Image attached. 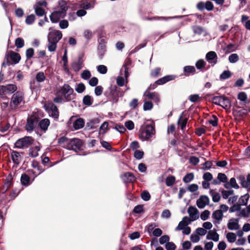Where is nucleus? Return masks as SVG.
<instances>
[{
    "label": "nucleus",
    "instance_id": "dca6fc26",
    "mask_svg": "<svg viewBox=\"0 0 250 250\" xmlns=\"http://www.w3.org/2000/svg\"><path fill=\"white\" fill-rule=\"evenodd\" d=\"M191 223L190 219L187 216L183 218L182 220L180 221L178 226L175 228V231H180L184 229L187 226H188Z\"/></svg>",
    "mask_w": 250,
    "mask_h": 250
},
{
    "label": "nucleus",
    "instance_id": "680f3d73",
    "mask_svg": "<svg viewBox=\"0 0 250 250\" xmlns=\"http://www.w3.org/2000/svg\"><path fill=\"white\" fill-rule=\"evenodd\" d=\"M210 214V211L208 210H205L202 212L200 215V218L203 221L207 220Z\"/></svg>",
    "mask_w": 250,
    "mask_h": 250
},
{
    "label": "nucleus",
    "instance_id": "393cba45",
    "mask_svg": "<svg viewBox=\"0 0 250 250\" xmlns=\"http://www.w3.org/2000/svg\"><path fill=\"white\" fill-rule=\"evenodd\" d=\"M217 178L220 183H224V186L226 188H229V184L228 182V178L226 175L224 173H219L217 175Z\"/></svg>",
    "mask_w": 250,
    "mask_h": 250
},
{
    "label": "nucleus",
    "instance_id": "ddd939ff",
    "mask_svg": "<svg viewBox=\"0 0 250 250\" xmlns=\"http://www.w3.org/2000/svg\"><path fill=\"white\" fill-rule=\"evenodd\" d=\"M83 57L82 55L79 56L78 60L72 63L71 66L74 71L78 72L83 67Z\"/></svg>",
    "mask_w": 250,
    "mask_h": 250
},
{
    "label": "nucleus",
    "instance_id": "c85d7f7f",
    "mask_svg": "<svg viewBox=\"0 0 250 250\" xmlns=\"http://www.w3.org/2000/svg\"><path fill=\"white\" fill-rule=\"evenodd\" d=\"M106 52V46L102 44H99L97 48V54L99 58L102 60Z\"/></svg>",
    "mask_w": 250,
    "mask_h": 250
},
{
    "label": "nucleus",
    "instance_id": "cd10ccee",
    "mask_svg": "<svg viewBox=\"0 0 250 250\" xmlns=\"http://www.w3.org/2000/svg\"><path fill=\"white\" fill-rule=\"evenodd\" d=\"M99 122V119H93L86 123V127L89 129H95L98 126Z\"/></svg>",
    "mask_w": 250,
    "mask_h": 250
},
{
    "label": "nucleus",
    "instance_id": "37998d69",
    "mask_svg": "<svg viewBox=\"0 0 250 250\" xmlns=\"http://www.w3.org/2000/svg\"><path fill=\"white\" fill-rule=\"evenodd\" d=\"M176 180L174 176H169L166 179V185L167 187L172 186L175 183Z\"/></svg>",
    "mask_w": 250,
    "mask_h": 250
},
{
    "label": "nucleus",
    "instance_id": "c03bdc74",
    "mask_svg": "<svg viewBox=\"0 0 250 250\" xmlns=\"http://www.w3.org/2000/svg\"><path fill=\"white\" fill-rule=\"evenodd\" d=\"M248 18L249 17H242L241 21L246 28L250 30V20Z\"/></svg>",
    "mask_w": 250,
    "mask_h": 250
},
{
    "label": "nucleus",
    "instance_id": "603ef678",
    "mask_svg": "<svg viewBox=\"0 0 250 250\" xmlns=\"http://www.w3.org/2000/svg\"><path fill=\"white\" fill-rule=\"evenodd\" d=\"M92 99L89 95H86L83 98V103L84 105H91L92 104Z\"/></svg>",
    "mask_w": 250,
    "mask_h": 250
},
{
    "label": "nucleus",
    "instance_id": "774afa93",
    "mask_svg": "<svg viewBox=\"0 0 250 250\" xmlns=\"http://www.w3.org/2000/svg\"><path fill=\"white\" fill-rule=\"evenodd\" d=\"M169 237L167 235H165L162 236H161L159 238V243L161 245H163L165 243H167L169 242Z\"/></svg>",
    "mask_w": 250,
    "mask_h": 250
},
{
    "label": "nucleus",
    "instance_id": "423d86ee",
    "mask_svg": "<svg viewBox=\"0 0 250 250\" xmlns=\"http://www.w3.org/2000/svg\"><path fill=\"white\" fill-rule=\"evenodd\" d=\"M83 145L82 141L78 138L72 139L67 143L66 146L63 147L69 150H73L75 152H78L81 148Z\"/></svg>",
    "mask_w": 250,
    "mask_h": 250
},
{
    "label": "nucleus",
    "instance_id": "052dcab7",
    "mask_svg": "<svg viewBox=\"0 0 250 250\" xmlns=\"http://www.w3.org/2000/svg\"><path fill=\"white\" fill-rule=\"evenodd\" d=\"M206 62L203 59L198 60L195 64V66L198 69H201L205 66Z\"/></svg>",
    "mask_w": 250,
    "mask_h": 250
},
{
    "label": "nucleus",
    "instance_id": "3c124183",
    "mask_svg": "<svg viewBox=\"0 0 250 250\" xmlns=\"http://www.w3.org/2000/svg\"><path fill=\"white\" fill-rule=\"evenodd\" d=\"M12 184V183L11 180L6 179L3 186L2 192H5L8 190V189L11 186Z\"/></svg>",
    "mask_w": 250,
    "mask_h": 250
},
{
    "label": "nucleus",
    "instance_id": "473e14b6",
    "mask_svg": "<svg viewBox=\"0 0 250 250\" xmlns=\"http://www.w3.org/2000/svg\"><path fill=\"white\" fill-rule=\"evenodd\" d=\"M195 70V68L193 66H186L184 67V75L188 76L190 74H194Z\"/></svg>",
    "mask_w": 250,
    "mask_h": 250
},
{
    "label": "nucleus",
    "instance_id": "9d476101",
    "mask_svg": "<svg viewBox=\"0 0 250 250\" xmlns=\"http://www.w3.org/2000/svg\"><path fill=\"white\" fill-rule=\"evenodd\" d=\"M217 55L214 51H209L206 55L207 62L213 66L217 62Z\"/></svg>",
    "mask_w": 250,
    "mask_h": 250
},
{
    "label": "nucleus",
    "instance_id": "de8ad7c7",
    "mask_svg": "<svg viewBox=\"0 0 250 250\" xmlns=\"http://www.w3.org/2000/svg\"><path fill=\"white\" fill-rule=\"evenodd\" d=\"M15 46L18 48H21L24 45V41L21 38H18L15 40Z\"/></svg>",
    "mask_w": 250,
    "mask_h": 250
},
{
    "label": "nucleus",
    "instance_id": "f3484780",
    "mask_svg": "<svg viewBox=\"0 0 250 250\" xmlns=\"http://www.w3.org/2000/svg\"><path fill=\"white\" fill-rule=\"evenodd\" d=\"M239 219H230L227 224L228 228L229 230H237L239 229Z\"/></svg>",
    "mask_w": 250,
    "mask_h": 250
},
{
    "label": "nucleus",
    "instance_id": "72a5a7b5",
    "mask_svg": "<svg viewBox=\"0 0 250 250\" xmlns=\"http://www.w3.org/2000/svg\"><path fill=\"white\" fill-rule=\"evenodd\" d=\"M209 194L212 197V199L213 202L216 203L220 201L221 199V196L219 193L215 191L213 189H211L209 191Z\"/></svg>",
    "mask_w": 250,
    "mask_h": 250
},
{
    "label": "nucleus",
    "instance_id": "f704fd0d",
    "mask_svg": "<svg viewBox=\"0 0 250 250\" xmlns=\"http://www.w3.org/2000/svg\"><path fill=\"white\" fill-rule=\"evenodd\" d=\"M143 109L145 111L150 110L153 108V104L152 103L148 100H146V98L144 99Z\"/></svg>",
    "mask_w": 250,
    "mask_h": 250
},
{
    "label": "nucleus",
    "instance_id": "13d9d810",
    "mask_svg": "<svg viewBox=\"0 0 250 250\" xmlns=\"http://www.w3.org/2000/svg\"><path fill=\"white\" fill-rule=\"evenodd\" d=\"M97 71L102 74L106 73L107 69L106 66L104 65H99L97 67Z\"/></svg>",
    "mask_w": 250,
    "mask_h": 250
},
{
    "label": "nucleus",
    "instance_id": "5fc2aeb1",
    "mask_svg": "<svg viewBox=\"0 0 250 250\" xmlns=\"http://www.w3.org/2000/svg\"><path fill=\"white\" fill-rule=\"evenodd\" d=\"M239 180L242 187L244 188H249L248 182L247 181V180H246L245 177L244 176H240L239 178Z\"/></svg>",
    "mask_w": 250,
    "mask_h": 250
},
{
    "label": "nucleus",
    "instance_id": "f8f14e48",
    "mask_svg": "<svg viewBox=\"0 0 250 250\" xmlns=\"http://www.w3.org/2000/svg\"><path fill=\"white\" fill-rule=\"evenodd\" d=\"M197 8L200 10L206 9L208 11H211L213 9V4L210 1H207L206 2L201 1L197 4Z\"/></svg>",
    "mask_w": 250,
    "mask_h": 250
},
{
    "label": "nucleus",
    "instance_id": "7ed1b4c3",
    "mask_svg": "<svg viewBox=\"0 0 250 250\" xmlns=\"http://www.w3.org/2000/svg\"><path fill=\"white\" fill-rule=\"evenodd\" d=\"M155 133L154 126L151 125H147L140 130V138L143 141H146L151 138Z\"/></svg>",
    "mask_w": 250,
    "mask_h": 250
},
{
    "label": "nucleus",
    "instance_id": "0eeeda50",
    "mask_svg": "<svg viewBox=\"0 0 250 250\" xmlns=\"http://www.w3.org/2000/svg\"><path fill=\"white\" fill-rule=\"evenodd\" d=\"M23 95L22 92L17 91L12 96L10 106L12 109H15L23 101Z\"/></svg>",
    "mask_w": 250,
    "mask_h": 250
},
{
    "label": "nucleus",
    "instance_id": "79ce46f5",
    "mask_svg": "<svg viewBox=\"0 0 250 250\" xmlns=\"http://www.w3.org/2000/svg\"><path fill=\"white\" fill-rule=\"evenodd\" d=\"M194 177V175L193 173H188L184 177L183 181L185 183H188L193 180Z\"/></svg>",
    "mask_w": 250,
    "mask_h": 250
},
{
    "label": "nucleus",
    "instance_id": "e433bc0d",
    "mask_svg": "<svg viewBox=\"0 0 250 250\" xmlns=\"http://www.w3.org/2000/svg\"><path fill=\"white\" fill-rule=\"evenodd\" d=\"M60 92L59 90L57 91L56 96L53 99V102L57 104H62L66 102L64 98L62 97V95H60Z\"/></svg>",
    "mask_w": 250,
    "mask_h": 250
},
{
    "label": "nucleus",
    "instance_id": "4d7b16f0",
    "mask_svg": "<svg viewBox=\"0 0 250 250\" xmlns=\"http://www.w3.org/2000/svg\"><path fill=\"white\" fill-rule=\"evenodd\" d=\"M48 49L50 52H54L57 48V42H48Z\"/></svg>",
    "mask_w": 250,
    "mask_h": 250
},
{
    "label": "nucleus",
    "instance_id": "2eb2a0df",
    "mask_svg": "<svg viewBox=\"0 0 250 250\" xmlns=\"http://www.w3.org/2000/svg\"><path fill=\"white\" fill-rule=\"evenodd\" d=\"M68 9L66 3L64 1L59 3V5L55 11V13L60 14V16H65L66 11Z\"/></svg>",
    "mask_w": 250,
    "mask_h": 250
},
{
    "label": "nucleus",
    "instance_id": "bb28decb",
    "mask_svg": "<svg viewBox=\"0 0 250 250\" xmlns=\"http://www.w3.org/2000/svg\"><path fill=\"white\" fill-rule=\"evenodd\" d=\"M183 116L184 112L180 114L178 121V124L180 125L181 129L182 130H184L185 129L188 120L187 118H183Z\"/></svg>",
    "mask_w": 250,
    "mask_h": 250
},
{
    "label": "nucleus",
    "instance_id": "e2e57ef3",
    "mask_svg": "<svg viewBox=\"0 0 250 250\" xmlns=\"http://www.w3.org/2000/svg\"><path fill=\"white\" fill-rule=\"evenodd\" d=\"M165 248L167 250H175L176 246L174 243L168 242L166 244Z\"/></svg>",
    "mask_w": 250,
    "mask_h": 250
},
{
    "label": "nucleus",
    "instance_id": "aec40b11",
    "mask_svg": "<svg viewBox=\"0 0 250 250\" xmlns=\"http://www.w3.org/2000/svg\"><path fill=\"white\" fill-rule=\"evenodd\" d=\"M49 115L54 118L55 119H58L59 116V113L57 106L54 104H51L50 106V109L48 111Z\"/></svg>",
    "mask_w": 250,
    "mask_h": 250
},
{
    "label": "nucleus",
    "instance_id": "338daca9",
    "mask_svg": "<svg viewBox=\"0 0 250 250\" xmlns=\"http://www.w3.org/2000/svg\"><path fill=\"white\" fill-rule=\"evenodd\" d=\"M144 154V153L143 151L136 150L134 152V156L136 159L140 160L143 158Z\"/></svg>",
    "mask_w": 250,
    "mask_h": 250
},
{
    "label": "nucleus",
    "instance_id": "a878e982",
    "mask_svg": "<svg viewBox=\"0 0 250 250\" xmlns=\"http://www.w3.org/2000/svg\"><path fill=\"white\" fill-rule=\"evenodd\" d=\"M122 179L125 183H131L135 180V177L132 173L127 172L123 175Z\"/></svg>",
    "mask_w": 250,
    "mask_h": 250
},
{
    "label": "nucleus",
    "instance_id": "69168bd1",
    "mask_svg": "<svg viewBox=\"0 0 250 250\" xmlns=\"http://www.w3.org/2000/svg\"><path fill=\"white\" fill-rule=\"evenodd\" d=\"M142 199L145 201H148L150 198V195L147 191H144L141 193Z\"/></svg>",
    "mask_w": 250,
    "mask_h": 250
},
{
    "label": "nucleus",
    "instance_id": "4c0bfd02",
    "mask_svg": "<svg viewBox=\"0 0 250 250\" xmlns=\"http://www.w3.org/2000/svg\"><path fill=\"white\" fill-rule=\"evenodd\" d=\"M45 75L43 72H39L37 73L36 80L38 83H42L45 80Z\"/></svg>",
    "mask_w": 250,
    "mask_h": 250
},
{
    "label": "nucleus",
    "instance_id": "39448f33",
    "mask_svg": "<svg viewBox=\"0 0 250 250\" xmlns=\"http://www.w3.org/2000/svg\"><path fill=\"white\" fill-rule=\"evenodd\" d=\"M120 75L116 79V83L118 86H123L125 84V81L127 82V78L129 76L128 68L125 64H124L120 70Z\"/></svg>",
    "mask_w": 250,
    "mask_h": 250
},
{
    "label": "nucleus",
    "instance_id": "49530a36",
    "mask_svg": "<svg viewBox=\"0 0 250 250\" xmlns=\"http://www.w3.org/2000/svg\"><path fill=\"white\" fill-rule=\"evenodd\" d=\"M231 76V73L229 70H225L220 75V78L221 80H226L229 78Z\"/></svg>",
    "mask_w": 250,
    "mask_h": 250
},
{
    "label": "nucleus",
    "instance_id": "a19ab883",
    "mask_svg": "<svg viewBox=\"0 0 250 250\" xmlns=\"http://www.w3.org/2000/svg\"><path fill=\"white\" fill-rule=\"evenodd\" d=\"M221 193L223 198L225 199H227L229 198V196L232 195L234 194V190L233 189H229V190L223 189L221 191Z\"/></svg>",
    "mask_w": 250,
    "mask_h": 250
},
{
    "label": "nucleus",
    "instance_id": "a211bd4d",
    "mask_svg": "<svg viewBox=\"0 0 250 250\" xmlns=\"http://www.w3.org/2000/svg\"><path fill=\"white\" fill-rule=\"evenodd\" d=\"M223 217V213L221 210H216L212 214V218L214 221H213L214 224H219L220 222L222 220Z\"/></svg>",
    "mask_w": 250,
    "mask_h": 250
},
{
    "label": "nucleus",
    "instance_id": "58836bf2",
    "mask_svg": "<svg viewBox=\"0 0 250 250\" xmlns=\"http://www.w3.org/2000/svg\"><path fill=\"white\" fill-rule=\"evenodd\" d=\"M6 92L8 93H13L15 92L17 89L16 85L13 84H9L5 85Z\"/></svg>",
    "mask_w": 250,
    "mask_h": 250
},
{
    "label": "nucleus",
    "instance_id": "a18cd8bd",
    "mask_svg": "<svg viewBox=\"0 0 250 250\" xmlns=\"http://www.w3.org/2000/svg\"><path fill=\"white\" fill-rule=\"evenodd\" d=\"M226 238L229 243H233L236 240V235L233 232H228L226 235Z\"/></svg>",
    "mask_w": 250,
    "mask_h": 250
},
{
    "label": "nucleus",
    "instance_id": "ea45409f",
    "mask_svg": "<svg viewBox=\"0 0 250 250\" xmlns=\"http://www.w3.org/2000/svg\"><path fill=\"white\" fill-rule=\"evenodd\" d=\"M249 195L247 193L243 196H241V197L239 198V205H241V206L242 205H246L248 203V201L249 199Z\"/></svg>",
    "mask_w": 250,
    "mask_h": 250
},
{
    "label": "nucleus",
    "instance_id": "5701e85b",
    "mask_svg": "<svg viewBox=\"0 0 250 250\" xmlns=\"http://www.w3.org/2000/svg\"><path fill=\"white\" fill-rule=\"evenodd\" d=\"M49 125L50 121L47 118L41 120L39 123V125L41 129L44 132H46L47 131Z\"/></svg>",
    "mask_w": 250,
    "mask_h": 250
},
{
    "label": "nucleus",
    "instance_id": "09e8293b",
    "mask_svg": "<svg viewBox=\"0 0 250 250\" xmlns=\"http://www.w3.org/2000/svg\"><path fill=\"white\" fill-rule=\"evenodd\" d=\"M237 98L240 101L246 103V101L248 98L247 94L245 92H240L238 94Z\"/></svg>",
    "mask_w": 250,
    "mask_h": 250
},
{
    "label": "nucleus",
    "instance_id": "9b49d317",
    "mask_svg": "<svg viewBox=\"0 0 250 250\" xmlns=\"http://www.w3.org/2000/svg\"><path fill=\"white\" fill-rule=\"evenodd\" d=\"M188 212L190 216L189 219L191 222L195 221L199 218V212L195 207L193 206L189 207Z\"/></svg>",
    "mask_w": 250,
    "mask_h": 250
},
{
    "label": "nucleus",
    "instance_id": "b1692460",
    "mask_svg": "<svg viewBox=\"0 0 250 250\" xmlns=\"http://www.w3.org/2000/svg\"><path fill=\"white\" fill-rule=\"evenodd\" d=\"M85 122L83 118H79L76 119L73 123V126L75 130L82 128L84 126Z\"/></svg>",
    "mask_w": 250,
    "mask_h": 250
},
{
    "label": "nucleus",
    "instance_id": "4be33fe9",
    "mask_svg": "<svg viewBox=\"0 0 250 250\" xmlns=\"http://www.w3.org/2000/svg\"><path fill=\"white\" fill-rule=\"evenodd\" d=\"M206 238L208 240H211L215 242H217L219 239V235L216 232V230L214 229L208 232L206 236Z\"/></svg>",
    "mask_w": 250,
    "mask_h": 250
},
{
    "label": "nucleus",
    "instance_id": "6e6552de",
    "mask_svg": "<svg viewBox=\"0 0 250 250\" xmlns=\"http://www.w3.org/2000/svg\"><path fill=\"white\" fill-rule=\"evenodd\" d=\"M146 100H152L157 104H158L160 102V94L156 92H150L147 89L143 94Z\"/></svg>",
    "mask_w": 250,
    "mask_h": 250
},
{
    "label": "nucleus",
    "instance_id": "6ab92c4d",
    "mask_svg": "<svg viewBox=\"0 0 250 250\" xmlns=\"http://www.w3.org/2000/svg\"><path fill=\"white\" fill-rule=\"evenodd\" d=\"M36 122L35 118L32 117L28 118L25 125L26 130L29 132L32 131L35 128Z\"/></svg>",
    "mask_w": 250,
    "mask_h": 250
},
{
    "label": "nucleus",
    "instance_id": "20e7f679",
    "mask_svg": "<svg viewBox=\"0 0 250 250\" xmlns=\"http://www.w3.org/2000/svg\"><path fill=\"white\" fill-rule=\"evenodd\" d=\"M34 142V139L30 136H25L18 139L15 143V147L19 149H24L28 147Z\"/></svg>",
    "mask_w": 250,
    "mask_h": 250
},
{
    "label": "nucleus",
    "instance_id": "0e129e2a",
    "mask_svg": "<svg viewBox=\"0 0 250 250\" xmlns=\"http://www.w3.org/2000/svg\"><path fill=\"white\" fill-rule=\"evenodd\" d=\"M91 76L90 72L87 70H84L81 74V77L84 80H88Z\"/></svg>",
    "mask_w": 250,
    "mask_h": 250
},
{
    "label": "nucleus",
    "instance_id": "c9c22d12",
    "mask_svg": "<svg viewBox=\"0 0 250 250\" xmlns=\"http://www.w3.org/2000/svg\"><path fill=\"white\" fill-rule=\"evenodd\" d=\"M35 11L36 14L37 16H45L46 12L45 10L47 9V8H44L42 7H39L37 6H34Z\"/></svg>",
    "mask_w": 250,
    "mask_h": 250
},
{
    "label": "nucleus",
    "instance_id": "2f4dec72",
    "mask_svg": "<svg viewBox=\"0 0 250 250\" xmlns=\"http://www.w3.org/2000/svg\"><path fill=\"white\" fill-rule=\"evenodd\" d=\"M220 106L223 108L226 109L230 106V101L228 98L225 96H222V98L220 102Z\"/></svg>",
    "mask_w": 250,
    "mask_h": 250
},
{
    "label": "nucleus",
    "instance_id": "6e6d98bb",
    "mask_svg": "<svg viewBox=\"0 0 250 250\" xmlns=\"http://www.w3.org/2000/svg\"><path fill=\"white\" fill-rule=\"evenodd\" d=\"M238 60L239 56L237 54H232L229 57V61L230 63H235Z\"/></svg>",
    "mask_w": 250,
    "mask_h": 250
},
{
    "label": "nucleus",
    "instance_id": "864d4df0",
    "mask_svg": "<svg viewBox=\"0 0 250 250\" xmlns=\"http://www.w3.org/2000/svg\"><path fill=\"white\" fill-rule=\"evenodd\" d=\"M229 184V188L230 187L235 189H238L239 188V185L236 183V179L233 177L230 179Z\"/></svg>",
    "mask_w": 250,
    "mask_h": 250
},
{
    "label": "nucleus",
    "instance_id": "1a4fd4ad",
    "mask_svg": "<svg viewBox=\"0 0 250 250\" xmlns=\"http://www.w3.org/2000/svg\"><path fill=\"white\" fill-rule=\"evenodd\" d=\"M62 34L59 30H53L50 32L47 36L48 42H58L62 38Z\"/></svg>",
    "mask_w": 250,
    "mask_h": 250
},
{
    "label": "nucleus",
    "instance_id": "4468645a",
    "mask_svg": "<svg viewBox=\"0 0 250 250\" xmlns=\"http://www.w3.org/2000/svg\"><path fill=\"white\" fill-rule=\"evenodd\" d=\"M209 200L206 195H201L196 201V205L200 208H203L208 204Z\"/></svg>",
    "mask_w": 250,
    "mask_h": 250
},
{
    "label": "nucleus",
    "instance_id": "c756f323",
    "mask_svg": "<svg viewBox=\"0 0 250 250\" xmlns=\"http://www.w3.org/2000/svg\"><path fill=\"white\" fill-rule=\"evenodd\" d=\"M21 182L22 186H28L31 184L30 177L26 174H23L21 177Z\"/></svg>",
    "mask_w": 250,
    "mask_h": 250
},
{
    "label": "nucleus",
    "instance_id": "f257e3e1",
    "mask_svg": "<svg viewBox=\"0 0 250 250\" xmlns=\"http://www.w3.org/2000/svg\"><path fill=\"white\" fill-rule=\"evenodd\" d=\"M59 91L62 96H64L66 102H74L76 93L74 92L73 89L69 84H64Z\"/></svg>",
    "mask_w": 250,
    "mask_h": 250
},
{
    "label": "nucleus",
    "instance_id": "412c9836",
    "mask_svg": "<svg viewBox=\"0 0 250 250\" xmlns=\"http://www.w3.org/2000/svg\"><path fill=\"white\" fill-rule=\"evenodd\" d=\"M176 77V76L173 75H167L158 80L157 83L158 84H163L168 82L174 80Z\"/></svg>",
    "mask_w": 250,
    "mask_h": 250
},
{
    "label": "nucleus",
    "instance_id": "f03ea898",
    "mask_svg": "<svg viewBox=\"0 0 250 250\" xmlns=\"http://www.w3.org/2000/svg\"><path fill=\"white\" fill-rule=\"evenodd\" d=\"M9 60H11L14 63L16 64L20 62L21 56L19 53L13 51H7L6 53L4 61L1 65L2 68L12 64Z\"/></svg>",
    "mask_w": 250,
    "mask_h": 250
},
{
    "label": "nucleus",
    "instance_id": "8fccbe9b",
    "mask_svg": "<svg viewBox=\"0 0 250 250\" xmlns=\"http://www.w3.org/2000/svg\"><path fill=\"white\" fill-rule=\"evenodd\" d=\"M20 157L19 152L16 151H13L11 153L12 159L14 163H17L19 162V158Z\"/></svg>",
    "mask_w": 250,
    "mask_h": 250
},
{
    "label": "nucleus",
    "instance_id": "bf43d9fd",
    "mask_svg": "<svg viewBox=\"0 0 250 250\" xmlns=\"http://www.w3.org/2000/svg\"><path fill=\"white\" fill-rule=\"evenodd\" d=\"M240 210L241 205H239V204H234L229 209V211L230 212H234L237 211H240Z\"/></svg>",
    "mask_w": 250,
    "mask_h": 250
},
{
    "label": "nucleus",
    "instance_id": "7c9ffc66",
    "mask_svg": "<svg viewBox=\"0 0 250 250\" xmlns=\"http://www.w3.org/2000/svg\"><path fill=\"white\" fill-rule=\"evenodd\" d=\"M167 19L165 17H143L142 20L144 21H167Z\"/></svg>",
    "mask_w": 250,
    "mask_h": 250
}]
</instances>
